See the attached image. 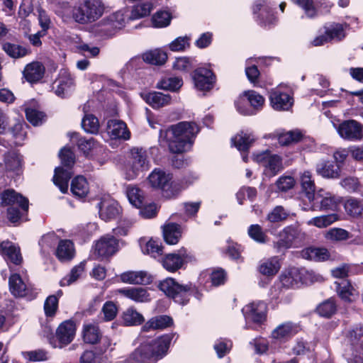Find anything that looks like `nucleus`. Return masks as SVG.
<instances>
[{
  "label": "nucleus",
  "mask_w": 363,
  "mask_h": 363,
  "mask_svg": "<svg viewBox=\"0 0 363 363\" xmlns=\"http://www.w3.org/2000/svg\"><path fill=\"white\" fill-rule=\"evenodd\" d=\"M57 85L55 89V94L58 96L63 98L65 93L74 86V79L69 73L60 74L57 79Z\"/></svg>",
  "instance_id": "49"
},
{
  "label": "nucleus",
  "mask_w": 363,
  "mask_h": 363,
  "mask_svg": "<svg viewBox=\"0 0 363 363\" xmlns=\"http://www.w3.org/2000/svg\"><path fill=\"white\" fill-rule=\"evenodd\" d=\"M121 319L124 326H138L145 322L143 315L138 312L134 307H130L123 311Z\"/></svg>",
  "instance_id": "42"
},
{
  "label": "nucleus",
  "mask_w": 363,
  "mask_h": 363,
  "mask_svg": "<svg viewBox=\"0 0 363 363\" xmlns=\"http://www.w3.org/2000/svg\"><path fill=\"white\" fill-rule=\"evenodd\" d=\"M196 89L201 91H209L213 89L216 83V75L213 70L199 67L191 74Z\"/></svg>",
  "instance_id": "13"
},
{
  "label": "nucleus",
  "mask_w": 363,
  "mask_h": 363,
  "mask_svg": "<svg viewBox=\"0 0 363 363\" xmlns=\"http://www.w3.org/2000/svg\"><path fill=\"white\" fill-rule=\"evenodd\" d=\"M4 162L7 172L16 176L23 174L24 171L23 156L18 150L7 151L4 154Z\"/></svg>",
  "instance_id": "18"
},
{
  "label": "nucleus",
  "mask_w": 363,
  "mask_h": 363,
  "mask_svg": "<svg viewBox=\"0 0 363 363\" xmlns=\"http://www.w3.org/2000/svg\"><path fill=\"white\" fill-rule=\"evenodd\" d=\"M270 105L276 111H289L294 105V98L280 89H272L269 92Z\"/></svg>",
  "instance_id": "17"
},
{
  "label": "nucleus",
  "mask_w": 363,
  "mask_h": 363,
  "mask_svg": "<svg viewBox=\"0 0 363 363\" xmlns=\"http://www.w3.org/2000/svg\"><path fill=\"white\" fill-rule=\"evenodd\" d=\"M301 255L303 259L317 262L326 261L330 257L328 249L315 247H308L303 249Z\"/></svg>",
  "instance_id": "37"
},
{
  "label": "nucleus",
  "mask_w": 363,
  "mask_h": 363,
  "mask_svg": "<svg viewBox=\"0 0 363 363\" xmlns=\"http://www.w3.org/2000/svg\"><path fill=\"white\" fill-rule=\"evenodd\" d=\"M119 250V240L114 235L106 234L94 245V255L97 259L104 260L114 255Z\"/></svg>",
  "instance_id": "10"
},
{
  "label": "nucleus",
  "mask_w": 363,
  "mask_h": 363,
  "mask_svg": "<svg viewBox=\"0 0 363 363\" xmlns=\"http://www.w3.org/2000/svg\"><path fill=\"white\" fill-rule=\"evenodd\" d=\"M143 99L153 109H159L170 104L172 97L169 94L152 91L141 94Z\"/></svg>",
  "instance_id": "25"
},
{
  "label": "nucleus",
  "mask_w": 363,
  "mask_h": 363,
  "mask_svg": "<svg viewBox=\"0 0 363 363\" xmlns=\"http://www.w3.org/2000/svg\"><path fill=\"white\" fill-rule=\"evenodd\" d=\"M123 283L130 284L148 285L152 283L153 277L145 271H128L120 276Z\"/></svg>",
  "instance_id": "23"
},
{
  "label": "nucleus",
  "mask_w": 363,
  "mask_h": 363,
  "mask_svg": "<svg viewBox=\"0 0 363 363\" xmlns=\"http://www.w3.org/2000/svg\"><path fill=\"white\" fill-rule=\"evenodd\" d=\"M337 131L342 138L348 141H359L363 138V124L354 119L341 122Z\"/></svg>",
  "instance_id": "14"
},
{
  "label": "nucleus",
  "mask_w": 363,
  "mask_h": 363,
  "mask_svg": "<svg viewBox=\"0 0 363 363\" xmlns=\"http://www.w3.org/2000/svg\"><path fill=\"white\" fill-rule=\"evenodd\" d=\"M70 191L76 199H84L89 192V186L86 179L82 175L74 177L71 182Z\"/></svg>",
  "instance_id": "33"
},
{
  "label": "nucleus",
  "mask_w": 363,
  "mask_h": 363,
  "mask_svg": "<svg viewBox=\"0 0 363 363\" xmlns=\"http://www.w3.org/2000/svg\"><path fill=\"white\" fill-rule=\"evenodd\" d=\"M133 168L135 171H145L149 169V161L146 150L143 148H133L131 150Z\"/></svg>",
  "instance_id": "40"
},
{
  "label": "nucleus",
  "mask_w": 363,
  "mask_h": 363,
  "mask_svg": "<svg viewBox=\"0 0 363 363\" xmlns=\"http://www.w3.org/2000/svg\"><path fill=\"white\" fill-rule=\"evenodd\" d=\"M2 48L9 57L15 59L23 57L28 54L26 48L9 42L4 43Z\"/></svg>",
  "instance_id": "54"
},
{
  "label": "nucleus",
  "mask_w": 363,
  "mask_h": 363,
  "mask_svg": "<svg viewBox=\"0 0 363 363\" xmlns=\"http://www.w3.org/2000/svg\"><path fill=\"white\" fill-rule=\"evenodd\" d=\"M316 173L325 179H335L340 178L341 170L333 160H321L315 164Z\"/></svg>",
  "instance_id": "22"
},
{
  "label": "nucleus",
  "mask_w": 363,
  "mask_h": 363,
  "mask_svg": "<svg viewBox=\"0 0 363 363\" xmlns=\"http://www.w3.org/2000/svg\"><path fill=\"white\" fill-rule=\"evenodd\" d=\"M183 85L182 79L179 77H164L161 79L156 85L158 89L177 91Z\"/></svg>",
  "instance_id": "52"
},
{
  "label": "nucleus",
  "mask_w": 363,
  "mask_h": 363,
  "mask_svg": "<svg viewBox=\"0 0 363 363\" xmlns=\"http://www.w3.org/2000/svg\"><path fill=\"white\" fill-rule=\"evenodd\" d=\"M263 305L262 303L255 302L246 305L242 309L245 320L257 325L263 324L267 320V314L262 309Z\"/></svg>",
  "instance_id": "20"
},
{
  "label": "nucleus",
  "mask_w": 363,
  "mask_h": 363,
  "mask_svg": "<svg viewBox=\"0 0 363 363\" xmlns=\"http://www.w3.org/2000/svg\"><path fill=\"white\" fill-rule=\"evenodd\" d=\"M59 307L58 297L55 295L48 296L44 302V313L47 318H53Z\"/></svg>",
  "instance_id": "63"
},
{
  "label": "nucleus",
  "mask_w": 363,
  "mask_h": 363,
  "mask_svg": "<svg viewBox=\"0 0 363 363\" xmlns=\"http://www.w3.org/2000/svg\"><path fill=\"white\" fill-rule=\"evenodd\" d=\"M346 337L352 346L360 345L363 342V325L357 324L353 325L346 334Z\"/></svg>",
  "instance_id": "58"
},
{
  "label": "nucleus",
  "mask_w": 363,
  "mask_h": 363,
  "mask_svg": "<svg viewBox=\"0 0 363 363\" xmlns=\"http://www.w3.org/2000/svg\"><path fill=\"white\" fill-rule=\"evenodd\" d=\"M160 262L164 269L171 273H174L182 268L184 264L179 256L175 252L162 255Z\"/></svg>",
  "instance_id": "38"
},
{
  "label": "nucleus",
  "mask_w": 363,
  "mask_h": 363,
  "mask_svg": "<svg viewBox=\"0 0 363 363\" xmlns=\"http://www.w3.org/2000/svg\"><path fill=\"white\" fill-rule=\"evenodd\" d=\"M9 291L15 297H26L30 300L35 299L38 292L26 286L19 274H12L9 279Z\"/></svg>",
  "instance_id": "15"
},
{
  "label": "nucleus",
  "mask_w": 363,
  "mask_h": 363,
  "mask_svg": "<svg viewBox=\"0 0 363 363\" xmlns=\"http://www.w3.org/2000/svg\"><path fill=\"white\" fill-rule=\"evenodd\" d=\"M163 245L159 239L151 238L145 244L142 250L144 254L156 259L163 255Z\"/></svg>",
  "instance_id": "50"
},
{
  "label": "nucleus",
  "mask_w": 363,
  "mask_h": 363,
  "mask_svg": "<svg viewBox=\"0 0 363 363\" xmlns=\"http://www.w3.org/2000/svg\"><path fill=\"white\" fill-rule=\"evenodd\" d=\"M174 325L173 318L167 315H160L152 317L142 327V330L148 332L150 330H163Z\"/></svg>",
  "instance_id": "30"
},
{
  "label": "nucleus",
  "mask_w": 363,
  "mask_h": 363,
  "mask_svg": "<svg viewBox=\"0 0 363 363\" xmlns=\"http://www.w3.org/2000/svg\"><path fill=\"white\" fill-rule=\"evenodd\" d=\"M102 333L99 327L91 323L84 324L82 330V338L85 343L96 345L101 339Z\"/></svg>",
  "instance_id": "39"
},
{
  "label": "nucleus",
  "mask_w": 363,
  "mask_h": 363,
  "mask_svg": "<svg viewBox=\"0 0 363 363\" xmlns=\"http://www.w3.org/2000/svg\"><path fill=\"white\" fill-rule=\"evenodd\" d=\"M306 274L307 272L305 269L289 267L281 272L279 280L284 288H299L307 283Z\"/></svg>",
  "instance_id": "11"
},
{
  "label": "nucleus",
  "mask_w": 363,
  "mask_h": 363,
  "mask_svg": "<svg viewBox=\"0 0 363 363\" xmlns=\"http://www.w3.org/2000/svg\"><path fill=\"white\" fill-rule=\"evenodd\" d=\"M301 184L302 191L306 194L309 201H312L315 197V185L314 181L312 180L311 175L309 172H305L301 177Z\"/></svg>",
  "instance_id": "53"
},
{
  "label": "nucleus",
  "mask_w": 363,
  "mask_h": 363,
  "mask_svg": "<svg viewBox=\"0 0 363 363\" xmlns=\"http://www.w3.org/2000/svg\"><path fill=\"white\" fill-rule=\"evenodd\" d=\"M232 347L233 342L231 340L226 338H220L216 342L213 348L218 357L223 358L230 352Z\"/></svg>",
  "instance_id": "64"
},
{
  "label": "nucleus",
  "mask_w": 363,
  "mask_h": 363,
  "mask_svg": "<svg viewBox=\"0 0 363 363\" xmlns=\"http://www.w3.org/2000/svg\"><path fill=\"white\" fill-rule=\"evenodd\" d=\"M325 32L329 41L336 39L342 40L345 37L343 25L339 23H333L328 27L325 26Z\"/></svg>",
  "instance_id": "55"
},
{
  "label": "nucleus",
  "mask_w": 363,
  "mask_h": 363,
  "mask_svg": "<svg viewBox=\"0 0 363 363\" xmlns=\"http://www.w3.org/2000/svg\"><path fill=\"white\" fill-rule=\"evenodd\" d=\"M337 220L338 216L337 213H330L314 217L309 220L308 224L313 225L319 228H323L329 226Z\"/></svg>",
  "instance_id": "57"
},
{
  "label": "nucleus",
  "mask_w": 363,
  "mask_h": 363,
  "mask_svg": "<svg viewBox=\"0 0 363 363\" xmlns=\"http://www.w3.org/2000/svg\"><path fill=\"white\" fill-rule=\"evenodd\" d=\"M45 72V68L42 62H33L25 67L23 75L28 82L35 84L43 78Z\"/></svg>",
  "instance_id": "27"
},
{
  "label": "nucleus",
  "mask_w": 363,
  "mask_h": 363,
  "mask_svg": "<svg viewBox=\"0 0 363 363\" xmlns=\"http://www.w3.org/2000/svg\"><path fill=\"white\" fill-rule=\"evenodd\" d=\"M77 145L79 151L89 159H94L98 152L103 148V146L94 138L87 139L85 137H80L77 139Z\"/></svg>",
  "instance_id": "24"
},
{
  "label": "nucleus",
  "mask_w": 363,
  "mask_h": 363,
  "mask_svg": "<svg viewBox=\"0 0 363 363\" xmlns=\"http://www.w3.org/2000/svg\"><path fill=\"white\" fill-rule=\"evenodd\" d=\"M172 174L160 168L154 169L147 177L150 186L162 191V196L168 199L177 197L180 189L172 181Z\"/></svg>",
  "instance_id": "6"
},
{
  "label": "nucleus",
  "mask_w": 363,
  "mask_h": 363,
  "mask_svg": "<svg viewBox=\"0 0 363 363\" xmlns=\"http://www.w3.org/2000/svg\"><path fill=\"white\" fill-rule=\"evenodd\" d=\"M153 9V5L151 2H144L133 6L130 16L133 19H139L148 16Z\"/></svg>",
  "instance_id": "60"
},
{
  "label": "nucleus",
  "mask_w": 363,
  "mask_h": 363,
  "mask_svg": "<svg viewBox=\"0 0 363 363\" xmlns=\"http://www.w3.org/2000/svg\"><path fill=\"white\" fill-rule=\"evenodd\" d=\"M59 157L65 169L72 170L75 164V155L70 147H63L59 152Z\"/></svg>",
  "instance_id": "59"
},
{
  "label": "nucleus",
  "mask_w": 363,
  "mask_h": 363,
  "mask_svg": "<svg viewBox=\"0 0 363 363\" xmlns=\"http://www.w3.org/2000/svg\"><path fill=\"white\" fill-rule=\"evenodd\" d=\"M232 141L235 147L240 152H247L255 142V139L250 134L242 131L238 134Z\"/></svg>",
  "instance_id": "48"
},
{
  "label": "nucleus",
  "mask_w": 363,
  "mask_h": 363,
  "mask_svg": "<svg viewBox=\"0 0 363 363\" xmlns=\"http://www.w3.org/2000/svg\"><path fill=\"white\" fill-rule=\"evenodd\" d=\"M251 9L255 21L263 29L270 30L277 25L279 18L268 0H255Z\"/></svg>",
  "instance_id": "7"
},
{
  "label": "nucleus",
  "mask_w": 363,
  "mask_h": 363,
  "mask_svg": "<svg viewBox=\"0 0 363 363\" xmlns=\"http://www.w3.org/2000/svg\"><path fill=\"white\" fill-rule=\"evenodd\" d=\"M1 254L5 257L7 262H10L15 265H20L23 262V257L20 248L16 247L13 242L6 240L0 243Z\"/></svg>",
  "instance_id": "29"
},
{
  "label": "nucleus",
  "mask_w": 363,
  "mask_h": 363,
  "mask_svg": "<svg viewBox=\"0 0 363 363\" xmlns=\"http://www.w3.org/2000/svg\"><path fill=\"white\" fill-rule=\"evenodd\" d=\"M73 174L72 170L65 169L63 167H57L55 169L53 182L62 194L68 191L69 182Z\"/></svg>",
  "instance_id": "31"
},
{
  "label": "nucleus",
  "mask_w": 363,
  "mask_h": 363,
  "mask_svg": "<svg viewBox=\"0 0 363 363\" xmlns=\"http://www.w3.org/2000/svg\"><path fill=\"white\" fill-rule=\"evenodd\" d=\"M289 216V213L282 206H275L267 216V220L271 223V225H269V224L267 225L268 230L271 232V233H273V232L270 230L269 228L272 227L274 223H278L286 220Z\"/></svg>",
  "instance_id": "51"
},
{
  "label": "nucleus",
  "mask_w": 363,
  "mask_h": 363,
  "mask_svg": "<svg viewBox=\"0 0 363 363\" xmlns=\"http://www.w3.org/2000/svg\"><path fill=\"white\" fill-rule=\"evenodd\" d=\"M200 128L194 121H180L160 130V138L165 142L171 152L182 154L190 151Z\"/></svg>",
  "instance_id": "2"
},
{
  "label": "nucleus",
  "mask_w": 363,
  "mask_h": 363,
  "mask_svg": "<svg viewBox=\"0 0 363 363\" xmlns=\"http://www.w3.org/2000/svg\"><path fill=\"white\" fill-rule=\"evenodd\" d=\"M265 99L255 90H247L242 93L240 99L235 102L237 111L244 116H252L260 111L264 104Z\"/></svg>",
  "instance_id": "8"
},
{
  "label": "nucleus",
  "mask_w": 363,
  "mask_h": 363,
  "mask_svg": "<svg viewBox=\"0 0 363 363\" xmlns=\"http://www.w3.org/2000/svg\"><path fill=\"white\" fill-rule=\"evenodd\" d=\"M104 9L101 0H79L75 3V22L82 25L95 22Z\"/></svg>",
  "instance_id": "5"
},
{
  "label": "nucleus",
  "mask_w": 363,
  "mask_h": 363,
  "mask_svg": "<svg viewBox=\"0 0 363 363\" xmlns=\"http://www.w3.org/2000/svg\"><path fill=\"white\" fill-rule=\"evenodd\" d=\"M29 199L13 189H4L0 194V206L6 208L7 221L13 226L29 220Z\"/></svg>",
  "instance_id": "3"
},
{
  "label": "nucleus",
  "mask_w": 363,
  "mask_h": 363,
  "mask_svg": "<svg viewBox=\"0 0 363 363\" xmlns=\"http://www.w3.org/2000/svg\"><path fill=\"white\" fill-rule=\"evenodd\" d=\"M126 196L130 203L135 208H140L145 201L143 191L133 185H128L126 188Z\"/></svg>",
  "instance_id": "44"
},
{
  "label": "nucleus",
  "mask_w": 363,
  "mask_h": 363,
  "mask_svg": "<svg viewBox=\"0 0 363 363\" xmlns=\"http://www.w3.org/2000/svg\"><path fill=\"white\" fill-rule=\"evenodd\" d=\"M302 330L300 324L288 320L279 324L269 335L272 343L284 344L290 341Z\"/></svg>",
  "instance_id": "9"
},
{
  "label": "nucleus",
  "mask_w": 363,
  "mask_h": 363,
  "mask_svg": "<svg viewBox=\"0 0 363 363\" xmlns=\"http://www.w3.org/2000/svg\"><path fill=\"white\" fill-rule=\"evenodd\" d=\"M108 133L113 139L128 140L130 138L126 124L121 121H109L108 122Z\"/></svg>",
  "instance_id": "34"
},
{
  "label": "nucleus",
  "mask_w": 363,
  "mask_h": 363,
  "mask_svg": "<svg viewBox=\"0 0 363 363\" xmlns=\"http://www.w3.org/2000/svg\"><path fill=\"white\" fill-rule=\"evenodd\" d=\"M77 326L74 320L62 322L56 330V347L62 348L70 344L74 339Z\"/></svg>",
  "instance_id": "16"
},
{
  "label": "nucleus",
  "mask_w": 363,
  "mask_h": 363,
  "mask_svg": "<svg viewBox=\"0 0 363 363\" xmlns=\"http://www.w3.org/2000/svg\"><path fill=\"white\" fill-rule=\"evenodd\" d=\"M120 292L125 297L135 302H147L150 300V294L144 288L126 287L122 289Z\"/></svg>",
  "instance_id": "43"
},
{
  "label": "nucleus",
  "mask_w": 363,
  "mask_h": 363,
  "mask_svg": "<svg viewBox=\"0 0 363 363\" xmlns=\"http://www.w3.org/2000/svg\"><path fill=\"white\" fill-rule=\"evenodd\" d=\"M55 254L61 262L71 260L74 256V243L70 240H60Z\"/></svg>",
  "instance_id": "36"
},
{
  "label": "nucleus",
  "mask_w": 363,
  "mask_h": 363,
  "mask_svg": "<svg viewBox=\"0 0 363 363\" xmlns=\"http://www.w3.org/2000/svg\"><path fill=\"white\" fill-rule=\"evenodd\" d=\"M85 269V263L80 262L78 265L74 266L70 271L67 277L60 281V286H69L77 281L84 272Z\"/></svg>",
  "instance_id": "62"
},
{
  "label": "nucleus",
  "mask_w": 363,
  "mask_h": 363,
  "mask_svg": "<svg viewBox=\"0 0 363 363\" xmlns=\"http://www.w3.org/2000/svg\"><path fill=\"white\" fill-rule=\"evenodd\" d=\"M55 13L65 22L71 20L75 22V4L72 6L68 1L58 2L56 5Z\"/></svg>",
  "instance_id": "45"
},
{
  "label": "nucleus",
  "mask_w": 363,
  "mask_h": 363,
  "mask_svg": "<svg viewBox=\"0 0 363 363\" xmlns=\"http://www.w3.org/2000/svg\"><path fill=\"white\" fill-rule=\"evenodd\" d=\"M344 208L347 215L352 218H359L363 213L362 201L350 197L344 202Z\"/></svg>",
  "instance_id": "47"
},
{
  "label": "nucleus",
  "mask_w": 363,
  "mask_h": 363,
  "mask_svg": "<svg viewBox=\"0 0 363 363\" xmlns=\"http://www.w3.org/2000/svg\"><path fill=\"white\" fill-rule=\"evenodd\" d=\"M279 239L274 242V247L281 252L291 248L297 239H301L304 233L297 227L293 225L285 227L279 234Z\"/></svg>",
  "instance_id": "12"
},
{
  "label": "nucleus",
  "mask_w": 363,
  "mask_h": 363,
  "mask_svg": "<svg viewBox=\"0 0 363 363\" xmlns=\"http://www.w3.org/2000/svg\"><path fill=\"white\" fill-rule=\"evenodd\" d=\"M278 142L281 146H288L299 142H308L310 145L313 143V138L306 136L299 129L289 130L278 135Z\"/></svg>",
  "instance_id": "26"
},
{
  "label": "nucleus",
  "mask_w": 363,
  "mask_h": 363,
  "mask_svg": "<svg viewBox=\"0 0 363 363\" xmlns=\"http://www.w3.org/2000/svg\"><path fill=\"white\" fill-rule=\"evenodd\" d=\"M258 162L267 168L273 176L277 174L282 169V159L277 154H271L269 151L262 152L256 156Z\"/></svg>",
  "instance_id": "21"
},
{
  "label": "nucleus",
  "mask_w": 363,
  "mask_h": 363,
  "mask_svg": "<svg viewBox=\"0 0 363 363\" xmlns=\"http://www.w3.org/2000/svg\"><path fill=\"white\" fill-rule=\"evenodd\" d=\"M82 127L87 133L97 134L99 130V119L93 114H86L82 120Z\"/></svg>",
  "instance_id": "56"
},
{
  "label": "nucleus",
  "mask_w": 363,
  "mask_h": 363,
  "mask_svg": "<svg viewBox=\"0 0 363 363\" xmlns=\"http://www.w3.org/2000/svg\"><path fill=\"white\" fill-rule=\"evenodd\" d=\"M167 52L161 49L146 52L143 55L144 62L153 65H162L167 62Z\"/></svg>",
  "instance_id": "46"
},
{
  "label": "nucleus",
  "mask_w": 363,
  "mask_h": 363,
  "mask_svg": "<svg viewBox=\"0 0 363 363\" xmlns=\"http://www.w3.org/2000/svg\"><path fill=\"white\" fill-rule=\"evenodd\" d=\"M172 14L166 11H158L152 17L154 28H165L168 26L172 20Z\"/></svg>",
  "instance_id": "61"
},
{
  "label": "nucleus",
  "mask_w": 363,
  "mask_h": 363,
  "mask_svg": "<svg viewBox=\"0 0 363 363\" xmlns=\"http://www.w3.org/2000/svg\"><path fill=\"white\" fill-rule=\"evenodd\" d=\"M228 279L226 272L223 268L212 270L210 274L202 272L198 277L199 286L189 281L186 284L179 283L176 279L167 277L159 281L157 288L175 303L184 306L189 303L193 296L201 301L203 294L199 289L202 286L205 289L209 286L218 287L224 285Z\"/></svg>",
  "instance_id": "1"
},
{
  "label": "nucleus",
  "mask_w": 363,
  "mask_h": 363,
  "mask_svg": "<svg viewBox=\"0 0 363 363\" xmlns=\"http://www.w3.org/2000/svg\"><path fill=\"white\" fill-rule=\"evenodd\" d=\"M314 312L320 317L330 319L337 312V304L333 297H330L320 303Z\"/></svg>",
  "instance_id": "35"
},
{
  "label": "nucleus",
  "mask_w": 363,
  "mask_h": 363,
  "mask_svg": "<svg viewBox=\"0 0 363 363\" xmlns=\"http://www.w3.org/2000/svg\"><path fill=\"white\" fill-rule=\"evenodd\" d=\"M281 267V259L278 256H274L262 262L258 267V271L264 276L273 277L279 272Z\"/></svg>",
  "instance_id": "32"
},
{
  "label": "nucleus",
  "mask_w": 363,
  "mask_h": 363,
  "mask_svg": "<svg viewBox=\"0 0 363 363\" xmlns=\"http://www.w3.org/2000/svg\"><path fill=\"white\" fill-rule=\"evenodd\" d=\"M182 237L181 227L179 224L171 223L164 226L163 238L165 242L173 245L179 242Z\"/></svg>",
  "instance_id": "41"
},
{
  "label": "nucleus",
  "mask_w": 363,
  "mask_h": 363,
  "mask_svg": "<svg viewBox=\"0 0 363 363\" xmlns=\"http://www.w3.org/2000/svg\"><path fill=\"white\" fill-rule=\"evenodd\" d=\"M336 291L340 299L345 303H352L359 296V292L354 289L352 283L347 279L337 283Z\"/></svg>",
  "instance_id": "28"
},
{
  "label": "nucleus",
  "mask_w": 363,
  "mask_h": 363,
  "mask_svg": "<svg viewBox=\"0 0 363 363\" xmlns=\"http://www.w3.org/2000/svg\"><path fill=\"white\" fill-rule=\"evenodd\" d=\"M99 206V217L106 222L116 220L122 213V208L116 200L104 201Z\"/></svg>",
  "instance_id": "19"
},
{
  "label": "nucleus",
  "mask_w": 363,
  "mask_h": 363,
  "mask_svg": "<svg viewBox=\"0 0 363 363\" xmlns=\"http://www.w3.org/2000/svg\"><path fill=\"white\" fill-rule=\"evenodd\" d=\"M174 333L162 335L157 338L141 343L131 354V358L140 363H153L167 353Z\"/></svg>",
  "instance_id": "4"
}]
</instances>
